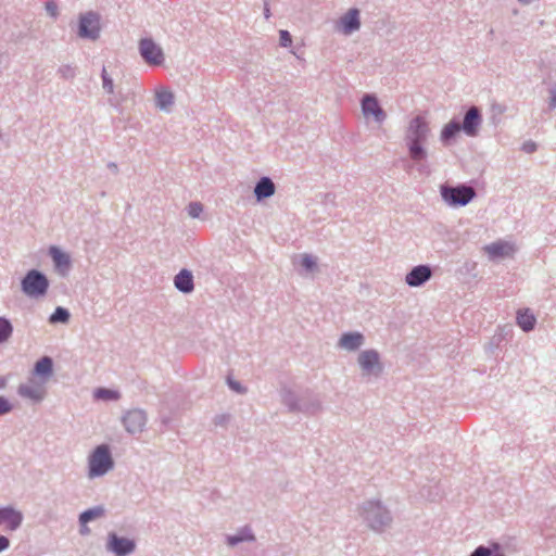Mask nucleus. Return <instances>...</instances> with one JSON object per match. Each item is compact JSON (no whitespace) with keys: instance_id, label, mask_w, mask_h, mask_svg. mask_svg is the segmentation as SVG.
Returning a JSON list of instances; mask_svg holds the SVG:
<instances>
[{"instance_id":"obj_19","label":"nucleus","mask_w":556,"mask_h":556,"mask_svg":"<svg viewBox=\"0 0 556 556\" xmlns=\"http://www.w3.org/2000/svg\"><path fill=\"white\" fill-rule=\"evenodd\" d=\"M275 192L274 182L270 181L269 178L260 179L258 184L255 186V197L258 200L269 198Z\"/></svg>"},{"instance_id":"obj_36","label":"nucleus","mask_w":556,"mask_h":556,"mask_svg":"<svg viewBox=\"0 0 556 556\" xmlns=\"http://www.w3.org/2000/svg\"><path fill=\"white\" fill-rule=\"evenodd\" d=\"M103 88L106 89L108 92H112V80L105 76V72L103 71Z\"/></svg>"},{"instance_id":"obj_18","label":"nucleus","mask_w":556,"mask_h":556,"mask_svg":"<svg viewBox=\"0 0 556 556\" xmlns=\"http://www.w3.org/2000/svg\"><path fill=\"white\" fill-rule=\"evenodd\" d=\"M175 286L181 292H191L193 290V277L190 271L182 269L175 277Z\"/></svg>"},{"instance_id":"obj_28","label":"nucleus","mask_w":556,"mask_h":556,"mask_svg":"<svg viewBox=\"0 0 556 556\" xmlns=\"http://www.w3.org/2000/svg\"><path fill=\"white\" fill-rule=\"evenodd\" d=\"M11 332H13V328L11 327L10 321L0 317V343L7 341Z\"/></svg>"},{"instance_id":"obj_42","label":"nucleus","mask_w":556,"mask_h":556,"mask_svg":"<svg viewBox=\"0 0 556 556\" xmlns=\"http://www.w3.org/2000/svg\"><path fill=\"white\" fill-rule=\"evenodd\" d=\"M556 105V97L554 96V98H552V106H555Z\"/></svg>"},{"instance_id":"obj_3","label":"nucleus","mask_w":556,"mask_h":556,"mask_svg":"<svg viewBox=\"0 0 556 556\" xmlns=\"http://www.w3.org/2000/svg\"><path fill=\"white\" fill-rule=\"evenodd\" d=\"M442 199L450 206H465L475 198V190L468 186L442 187Z\"/></svg>"},{"instance_id":"obj_1","label":"nucleus","mask_w":556,"mask_h":556,"mask_svg":"<svg viewBox=\"0 0 556 556\" xmlns=\"http://www.w3.org/2000/svg\"><path fill=\"white\" fill-rule=\"evenodd\" d=\"M429 127L424 117L417 116L412 119L408 126V151L413 161H422L426 159V151L420 146L426 140Z\"/></svg>"},{"instance_id":"obj_39","label":"nucleus","mask_w":556,"mask_h":556,"mask_svg":"<svg viewBox=\"0 0 556 556\" xmlns=\"http://www.w3.org/2000/svg\"><path fill=\"white\" fill-rule=\"evenodd\" d=\"M534 149H535L534 143H526V144H523V150H526L527 153L533 152Z\"/></svg>"},{"instance_id":"obj_26","label":"nucleus","mask_w":556,"mask_h":556,"mask_svg":"<svg viewBox=\"0 0 556 556\" xmlns=\"http://www.w3.org/2000/svg\"><path fill=\"white\" fill-rule=\"evenodd\" d=\"M462 129L460 124L457 122H450L445 127L442 129V140L443 142H447L450 139H452L454 136H456Z\"/></svg>"},{"instance_id":"obj_31","label":"nucleus","mask_w":556,"mask_h":556,"mask_svg":"<svg viewBox=\"0 0 556 556\" xmlns=\"http://www.w3.org/2000/svg\"><path fill=\"white\" fill-rule=\"evenodd\" d=\"M301 265L305 270H313L316 267V262L312 255L304 254L302 255Z\"/></svg>"},{"instance_id":"obj_7","label":"nucleus","mask_w":556,"mask_h":556,"mask_svg":"<svg viewBox=\"0 0 556 556\" xmlns=\"http://www.w3.org/2000/svg\"><path fill=\"white\" fill-rule=\"evenodd\" d=\"M17 393L21 396L26 397L33 402H40L45 399V380L42 381H34L30 380L26 383H23L17 388Z\"/></svg>"},{"instance_id":"obj_22","label":"nucleus","mask_w":556,"mask_h":556,"mask_svg":"<svg viewBox=\"0 0 556 556\" xmlns=\"http://www.w3.org/2000/svg\"><path fill=\"white\" fill-rule=\"evenodd\" d=\"M339 344L344 350L354 351L362 344V334L346 333L340 338Z\"/></svg>"},{"instance_id":"obj_10","label":"nucleus","mask_w":556,"mask_h":556,"mask_svg":"<svg viewBox=\"0 0 556 556\" xmlns=\"http://www.w3.org/2000/svg\"><path fill=\"white\" fill-rule=\"evenodd\" d=\"M357 362H359L361 369H363L367 375L379 370L378 353L374 350L362 352L359 357H357Z\"/></svg>"},{"instance_id":"obj_34","label":"nucleus","mask_w":556,"mask_h":556,"mask_svg":"<svg viewBox=\"0 0 556 556\" xmlns=\"http://www.w3.org/2000/svg\"><path fill=\"white\" fill-rule=\"evenodd\" d=\"M10 412H11L10 402L7 399L0 396V415L8 414Z\"/></svg>"},{"instance_id":"obj_24","label":"nucleus","mask_w":556,"mask_h":556,"mask_svg":"<svg viewBox=\"0 0 556 556\" xmlns=\"http://www.w3.org/2000/svg\"><path fill=\"white\" fill-rule=\"evenodd\" d=\"M50 254H51L52 261H54L55 267L64 269V270L68 268V266H70L68 255H66L65 253H63L62 251H60L56 248H51Z\"/></svg>"},{"instance_id":"obj_2","label":"nucleus","mask_w":556,"mask_h":556,"mask_svg":"<svg viewBox=\"0 0 556 556\" xmlns=\"http://www.w3.org/2000/svg\"><path fill=\"white\" fill-rule=\"evenodd\" d=\"M112 468L110 448L106 445H99L89 456V478L104 476Z\"/></svg>"},{"instance_id":"obj_30","label":"nucleus","mask_w":556,"mask_h":556,"mask_svg":"<svg viewBox=\"0 0 556 556\" xmlns=\"http://www.w3.org/2000/svg\"><path fill=\"white\" fill-rule=\"evenodd\" d=\"M253 540V535L250 534L247 530L242 532V535L239 536H228L227 541L230 546H233L242 541Z\"/></svg>"},{"instance_id":"obj_21","label":"nucleus","mask_w":556,"mask_h":556,"mask_svg":"<svg viewBox=\"0 0 556 556\" xmlns=\"http://www.w3.org/2000/svg\"><path fill=\"white\" fill-rule=\"evenodd\" d=\"M103 515H104V509L100 506L81 513V515H79V522H81V526H83L81 533L83 534L88 533V529L86 527V523L88 521L94 520L97 518H101V517H103Z\"/></svg>"},{"instance_id":"obj_14","label":"nucleus","mask_w":556,"mask_h":556,"mask_svg":"<svg viewBox=\"0 0 556 556\" xmlns=\"http://www.w3.org/2000/svg\"><path fill=\"white\" fill-rule=\"evenodd\" d=\"M479 123H481V117H479L478 109L470 108L464 117L463 129L465 134L470 137L475 136L478 132Z\"/></svg>"},{"instance_id":"obj_4","label":"nucleus","mask_w":556,"mask_h":556,"mask_svg":"<svg viewBox=\"0 0 556 556\" xmlns=\"http://www.w3.org/2000/svg\"><path fill=\"white\" fill-rule=\"evenodd\" d=\"M21 288H23V292L27 296H42L48 290V279L38 270L33 269L21 281Z\"/></svg>"},{"instance_id":"obj_11","label":"nucleus","mask_w":556,"mask_h":556,"mask_svg":"<svg viewBox=\"0 0 556 556\" xmlns=\"http://www.w3.org/2000/svg\"><path fill=\"white\" fill-rule=\"evenodd\" d=\"M21 513L12 508H0V526L5 530H16L21 525Z\"/></svg>"},{"instance_id":"obj_25","label":"nucleus","mask_w":556,"mask_h":556,"mask_svg":"<svg viewBox=\"0 0 556 556\" xmlns=\"http://www.w3.org/2000/svg\"><path fill=\"white\" fill-rule=\"evenodd\" d=\"M34 372L37 376H49L52 372V361L50 357H41L35 364Z\"/></svg>"},{"instance_id":"obj_13","label":"nucleus","mask_w":556,"mask_h":556,"mask_svg":"<svg viewBox=\"0 0 556 556\" xmlns=\"http://www.w3.org/2000/svg\"><path fill=\"white\" fill-rule=\"evenodd\" d=\"M363 113L366 117L374 116L377 122H381L384 118V113L381 108H379L377 99L371 96L364 97Z\"/></svg>"},{"instance_id":"obj_23","label":"nucleus","mask_w":556,"mask_h":556,"mask_svg":"<svg viewBox=\"0 0 556 556\" xmlns=\"http://www.w3.org/2000/svg\"><path fill=\"white\" fill-rule=\"evenodd\" d=\"M155 101H157L159 109L167 111L174 103V96L169 90L161 88L155 93Z\"/></svg>"},{"instance_id":"obj_5","label":"nucleus","mask_w":556,"mask_h":556,"mask_svg":"<svg viewBox=\"0 0 556 556\" xmlns=\"http://www.w3.org/2000/svg\"><path fill=\"white\" fill-rule=\"evenodd\" d=\"M140 54L148 65L159 66L163 64V50L152 39L144 38L140 41Z\"/></svg>"},{"instance_id":"obj_17","label":"nucleus","mask_w":556,"mask_h":556,"mask_svg":"<svg viewBox=\"0 0 556 556\" xmlns=\"http://www.w3.org/2000/svg\"><path fill=\"white\" fill-rule=\"evenodd\" d=\"M485 253L492 258L510 256L514 253V247L506 242H497L491 245H485Z\"/></svg>"},{"instance_id":"obj_32","label":"nucleus","mask_w":556,"mask_h":556,"mask_svg":"<svg viewBox=\"0 0 556 556\" xmlns=\"http://www.w3.org/2000/svg\"><path fill=\"white\" fill-rule=\"evenodd\" d=\"M202 212V205L199 202H192L189 205V216L192 218H198V216Z\"/></svg>"},{"instance_id":"obj_37","label":"nucleus","mask_w":556,"mask_h":556,"mask_svg":"<svg viewBox=\"0 0 556 556\" xmlns=\"http://www.w3.org/2000/svg\"><path fill=\"white\" fill-rule=\"evenodd\" d=\"M8 544H10V542L8 541V539H7V538H4V536H1V535H0V552H2V551H4V549H7Z\"/></svg>"},{"instance_id":"obj_20","label":"nucleus","mask_w":556,"mask_h":556,"mask_svg":"<svg viewBox=\"0 0 556 556\" xmlns=\"http://www.w3.org/2000/svg\"><path fill=\"white\" fill-rule=\"evenodd\" d=\"M535 318L534 315L530 313L529 309H520L517 312V325H519L520 329L526 332L533 330Z\"/></svg>"},{"instance_id":"obj_8","label":"nucleus","mask_w":556,"mask_h":556,"mask_svg":"<svg viewBox=\"0 0 556 556\" xmlns=\"http://www.w3.org/2000/svg\"><path fill=\"white\" fill-rule=\"evenodd\" d=\"M109 549L116 556H125L135 549V543L126 538H118L111 533L109 536Z\"/></svg>"},{"instance_id":"obj_15","label":"nucleus","mask_w":556,"mask_h":556,"mask_svg":"<svg viewBox=\"0 0 556 556\" xmlns=\"http://www.w3.org/2000/svg\"><path fill=\"white\" fill-rule=\"evenodd\" d=\"M124 426L128 432L136 433L144 427V415L141 412L134 410L124 416Z\"/></svg>"},{"instance_id":"obj_40","label":"nucleus","mask_w":556,"mask_h":556,"mask_svg":"<svg viewBox=\"0 0 556 556\" xmlns=\"http://www.w3.org/2000/svg\"><path fill=\"white\" fill-rule=\"evenodd\" d=\"M228 384H230V388L237 392H240V387H239V383H237L236 381H228Z\"/></svg>"},{"instance_id":"obj_27","label":"nucleus","mask_w":556,"mask_h":556,"mask_svg":"<svg viewBox=\"0 0 556 556\" xmlns=\"http://www.w3.org/2000/svg\"><path fill=\"white\" fill-rule=\"evenodd\" d=\"M93 396L103 401H113L118 399L117 392L110 389H98L96 392H93Z\"/></svg>"},{"instance_id":"obj_33","label":"nucleus","mask_w":556,"mask_h":556,"mask_svg":"<svg viewBox=\"0 0 556 556\" xmlns=\"http://www.w3.org/2000/svg\"><path fill=\"white\" fill-rule=\"evenodd\" d=\"M280 46L282 47H289L291 46V35L288 33V30H280Z\"/></svg>"},{"instance_id":"obj_16","label":"nucleus","mask_w":556,"mask_h":556,"mask_svg":"<svg viewBox=\"0 0 556 556\" xmlns=\"http://www.w3.org/2000/svg\"><path fill=\"white\" fill-rule=\"evenodd\" d=\"M340 31L344 34H351L358 29V12L357 10H351L340 18L339 22Z\"/></svg>"},{"instance_id":"obj_6","label":"nucleus","mask_w":556,"mask_h":556,"mask_svg":"<svg viewBox=\"0 0 556 556\" xmlns=\"http://www.w3.org/2000/svg\"><path fill=\"white\" fill-rule=\"evenodd\" d=\"M100 31V20L94 13H87L79 20V37L87 39H97Z\"/></svg>"},{"instance_id":"obj_38","label":"nucleus","mask_w":556,"mask_h":556,"mask_svg":"<svg viewBox=\"0 0 556 556\" xmlns=\"http://www.w3.org/2000/svg\"><path fill=\"white\" fill-rule=\"evenodd\" d=\"M47 10H48V12L51 13L52 16L55 15V3L48 2Z\"/></svg>"},{"instance_id":"obj_12","label":"nucleus","mask_w":556,"mask_h":556,"mask_svg":"<svg viewBox=\"0 0 556 556\" xmlns=\"http://www.w3.org/2000/svg\"><path fill=\"white\" fill-rule=\"evenodd\" d=\"M430 278V268L426 265H419L412 269L410 273L405 276V282L410 287H419Z\"/></svg>"},{"instance_id":"obj_35","label":"nucleus","mask_w":556,"mask_h":556,"mask_svg":"<svg viewBox=\"0 0 556 556\" xmlns=\"http://www.w3.org/2000/svg\"><path fill=\"white\" fill-rule=\"evenodd\" d=\"M471 556H490V549L484 546H480L471 553Z\"/></svg>"},{"instance_id":"obj_41","label":"nucleus","mask_w":556,"mask_h":556,"mask_svg":"<svg viewBox=\"0 0 556 556\" xmlns=\"http://www.w3.org/2000/svg\"><path fill=\"white\" fill-rule=\"evenodd\" d=\"M7 386V379L0 377V390Z\"/></svg>"},{"instance_id":"obj_9","label":"nucleus","mask_w":556,"mask_h":556,"mask_svg":"<svg viewBox=\"0 0 556 556\" xmlns=\"http://www.w3.org/2000/svg\"><path fill=\"white\" fill-rule=\"evenodd\" d=\"M366 511V519L369 520L374 530H379L389 520L388 513L378 503H370L369 509Z\"/></svg>"},{"instance_id":"obj_29","label":"nucleus","mask_w":556,"mask_h":556,"mask_svg":"<svg viewBox=\"0 0 556 556\" xmlns=\"http://www.w3.org/2000/svg\"><path fill=\"white\" fill-rule=\"evenodd\" d=\"M70 315L68 312L64 308L58 307L54 313H52L50 317L51 323H66L68 321Z\"/></svg>"}]
</instances>
